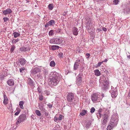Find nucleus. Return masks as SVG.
I'll list each match as a JSON object with an SVG mask.
<instances>
[{"label": "nucleus", "mask_w": 130, "mask_h": 130, "mask_svg": "<svg viewBox=\"0 0 130 130\" xmlns=\"http://www.w3.org/2000/svg\"><path fill=\"white\" fill-rule=\"evenodd\" d=\"M61 77V75L59 73L56 71L52 72L50 74V82L52 85L55 86L58 84Z\"/></svg>", "instance_id": "f257e3e1"}, {"label": "nucleus", "mask_w": 130, "mask_h": 130, "mask_svg": "<svg viewBox=\"0 0 130 130\" xmlns=\"http://www.w3.org/2000/svg\"><path fill=\"white\" fill-rule=\"evenodd\" d=\"M118 116L116 114H113L108 124L107 130H111L116 127L118 123Z\"/></svg>", "instance_id": "f03ea898"}, {"label": "nucleus", "mask_w": 130, "mask_h": 130, "mask_svg": "<svg viewBox=\"0 0 130 130\" xmlns=\"http://www.w3.org/2000/svg\"><path fill=\"white\" fill-rule=\"evenodd\" d=\"M26 119V116L24 114H22L20 115L18 118L16 124L18 125L20 124L21 122L24 121Z\"/></svg>", "instance_id": "7ed1b4c3"}, {"label": "nucleus", "mask_w": 130, "mask_h": 130, "mask_svg": "<svg viewBox=\"0 0 130 130\" xmlns=\"http://www.w3.org/2000/svg\"><path fill=\"white\" fill-rule=\"evenodd\" d=\"M62 42L63 40L61 39L58 38L52 39L50 40V43L57 44H60L62 43Z\"/></svg>", "instance_id": "20e7f679"}, {"label": "nucleus", "mask_w": 130, "mask_h": 130, "mask_svg": "<svg viewBox=\"0 0 130 130\" xmlns=\"http://www.w3.org/2000/svg\"><path fill=\"white\" fill-rule=\"evenodd\" d=\"M100 95L97 93H94L91 96V99L93 102L95 103L96 101L99 100Z\"/></svg>", "instance_id": "39448f33"}, {"label": "nucleus", "mask_w": 130, "mask_h": 130, "mask_svg": "<svg viewBox=\"0 0 130 130\" xmlns=\"http://www.w3.org/2000/svg\"><path fill=\"white\" fill-rule=\"evenodd\" d=\"M86 27L88 31L89 32H90L91 31H89L90 30V26H91L92 22L91 19L90 18H88L86 19Z\"/></svg>", "instance_id": "423d86ee"}, {"label": "nucleus", "mask_w": 130, "mask_h": 130, "mask_svg": "<svg viewBox=\"0 0 130 130\" xmlns=\"http://www.w3.org/2000/svg\"><path fill=\"white\" fill-rule=\"evenodd\" d=\"M74 98V95L72 93H69L67 96V101L69 102H72Z\"/></svg>", "instance_id": "0eeeda50"}, {"label": "nucleus", "mask_w": 130, "mask_h": 130, "mask_svg": "<svg viewBox=\"0 0 130 130\" xmlns=\"http://www.w3.org/2000/svg\"><path fill=\"white\" fill-rule=\"evenodd\" d=\"M41 71V69L38 67H36L33 68L31 70V73L32 74H34Z\"/></svg>", "instance_id": "6e6552de"}, {"label": "nucleus", "mask_w": 130, "mask_h": 130, "mask_svg": "<svg viewBox=\"0 0 130 130\" xmlns=\"http://www.w3.org/2000/svg\"><path fill=\"white\" fill-rule=\"evenodd\" d=\"M80 61V59H78L77 60H76L75 62L73 68L74 70H77L78 68Z\"/></svg>", "instance_id": "1a4fd4ad"}, {"label": "nucleus", "mask_w": 130, "mask_h": 130, "mask_svg": "<svg viewBox=\"0 0 130 130\" xmlns=\"http://www.w3.org/2000/svg\"><path fill=\"white\" fill-rule=\"evenodd\" d=\"M72 32L73 35L75 36H77L78 34V29L76 27H74L72 28Z\"/></svg>", "instance_id": "9d476101"}, {"label": "nucleus", "mask_w": 130, "mask_h": 130, "mask_svg": "<svg viewBox=\"0 0 130 130\" xmlns=\"http://www.w3.org/2000/svg\"><path fill=\"white\" fill-rule=\"evenodd\" d=\"M111 96L113 98H115L118 95V93L117 90L115 89L111 92Z\"/></svg>", "instance_id": "9b49d317"}, {"label": "nucleus", "mask_w": 130, "mask_h": 130, "mask_svg": "<svg viewBox=\"0 0 130 130\" xmlns=\"http://www.w3.org/2000/svg\"><path fill=\"white\" fill-rule=\"evenodd\" d=\"M7 83L10 86H13L14 85V81L12 79H10L7 81Z\"/></svg>", "instance_id": "f8f14e48"}, {"label": "nucleus", "mask_w": 130, "mask_h": 130, "mask_svg": "<svg viewBox=\"0 0 130 130\" xmlns=\"http://www.w3.org/2000/svg\"><path fill=\"white\" fill-rule=\"evenodd\" d=\"M4 101L3 103L5 105L7 104L8 103V99L6 96L5 92L4 93L3 95Z\"/></svg>", "instance_id": "ddd939ff"}, {"label": "nucleus", "mask_w": 130, "mask_h": 130, "mask_svg": "<svg viewBox=\"0 0 130 130\" xmlns=\"http://www.w3.org/2000/svg\"><path fill=\"white\" fill-rule=\"evenodd\" d=\"M12 11L9 8H8L6 10H4L3 12V13L5 15H6L8 14H10L12 12Z\"/></svg>", "instance_id": "4468645a"}, {"label": "nucleus", "mask_w": 130, "mask_h": 130, "mask_svg": "<svg viewBox=\"0 0 130 130\" xmlns=\"http://www.w3.org/2000/svg\"><path fill=\"white\" fill-rule=\"evenodd\" d=\"M26 61L24 58H20L19 60V62L22 65L25 64Z\"/></svg>", "instance_id": "2eb2a0df"}, {"label": "nucleus", "mask_w": 130, "mask_h": 130, "mask_svg": "<svg viewBox=\"0 0 130 130\" xmlns=\"http://www.w3.org/2000/svg\"><path fill=\"white\" fill-rule=\"evenodd\" d=\"M109 84L107 83L104 84L102 86V89L103 90H107L109 88Z\"/></svg>", "instance_id": "dca6fc26"}, {"label": "nucleus", "mask_w": 130, "mask_h": 130, "mask_svg": "<svg viewBox=\"0 0 130 130\" xmlns=\"http://www.w3.org/2000/svg\"><path fill=\"white\" fill-rule=\"evenodd\" d=\"M20 50L21 51L25 52L29 50L30 49L29 47H22L20 48Z\"/></svg>", "instance_id": "f3484780"}, {"label": "nucleus", "mask_w": 130, "mask_h": 130, "mask_svg": "<svg viewBox=\"0 0 130 130\" xmlns=\"http://www.w3.org/2000/svg\"><path fill=\"white\" fill-rule=\"evenodd\" d=\"M26 71V70L25 67H21L20 69V72L22 74H24Z\"/></svg>", "instance_id": "a211bd4d"}, {"label": "nucleus", "mask_w": 130, "mask_h": 130, "mask_svg": "<svg viewBox=\"0 0 130 130\" xmlns=\"http://www.w3.org/2000/svg\"><path fill=\"white\" fill-rule=\"evenodd\" d=\"M52 50L53 51L58 50L59 48V47L57 45H53L51 46Z\"/></svg>", "instance_id": "6ab92c4d"}, {"label": "nucleus", "mask_w": 130, "mask_h": 130, "mask_svg": "<svg viewBox=\"0 0 130 130\" xmlns=\"http://www.w3.org/2000/svg\"><path fill=\"white\" fill-rule=\"evenodd\" d=\"M28 84L31 86H33L34 85L33 81L30 78H29L28 79Z\"/></svg>", "instance_id": "aec40b11"}, {"label": "nucleus", "mask_w": 130, "mask_h": 130, "mask_svg": "<svg viewBox=\"0 0 130 130\" xmlns=\"http://www.w3.org/2000/svg\"><path fill=\"white\" fill-rule=\"evenodd\" d=\"M76 78H77V82L78 83H80L82 82V77L79 74L77 76Z\"/></svg>", "instance_id": "412c9836"}, {"label": "nucleus", "mask_w": 130, "mask_h": 130, "mask_svg": "<svg viewBox=\"0 0 130 130\" xmlns=\"http://www.w3.org/2000/svg\"><path fill=\"white\" fill-rule=\"evenodd\" d=\"M94 74L97 76H100L101 75V73L99 70L96 69L94 71Z\"/></svg>", "instance_id": "4be33fe9"}, {"label": "nucleus", "mask_w": 130, "mask_h": 130, "mask_svg": "<svg viewBox=\"0 0 130 130\" xmlns=\"http://www.w3.org/2000/svg\"><path fill=\"white\" fill-rule=\"evenodd\" d=\"M24 104V102L23 101H21L19 103V105L21 108L23 109L24 108L23 105Z\"/></svg>", "instance_id": "5701e85b"}, {"label": "nucleus", "mask_w": 130, "mask_h": 130, "mask_svg": "<svg viewBox=\"0 0 130 130\" xmlns=\"http://www.w3.org/2000/svg\"><path fill=\"white\" fill-rule=\"evenodd\" d=\"M48 23L50 26L53 25L55 24V21L53 20H51L48 22Z\"/></svg>", "instance_id": "b1692460"}, {"label": "nucleus", "mask_w": 130, "mask_h": 130, "mask_svg": "<svg viewBox=\"0 0 130 130\" xmlns=\"http://www.w3.org/2000/svg\"><path fill=\"white\" fill-rule=\"evenodd\" d=\"M87 110H83L80 113V115L82 116H84L87 113Z\"/></svg>", "instance_id": "393cba45"}, {"label": "nucleus", "mask_w": 130, "mask_h": 130, "mask_svg": "<svg viewBox=\"0 0 130 130\" xmlns=\"http://www.w3.org/2000/svg\"><path fill=\"white\" fill-rule=\"evenodd\" d=\"M13 34L14 36V37L15 38H16L18 37L19 36H20V34L18 32H14Z\"/></svg>", "instance_id": "a878e982"}, {"label": "nucleus", "mask_w": 130, "mask_h": 130, "mask_svg": "<svg viewBox=\"0 0 130 130\" xmlns=\"http://www.w3.org/2000/svg\"><path fill=\"white\" fill-rule=\"evenodd\" d=\"M16 110L17 112L15 113L14 115L15 116H18L21 111V110L19 108H16Z\"/></svg>", "instance_id": "bb28decb"}, {"label": "nucleus", "mask_w": 130, "mask_h": 130, "mask_svg": "<svg viewBox=\"0 0 130 130\" xmlns=\"http://www.w3.org/2000/svg\"><path fill=\"white\" fill-rule=\"evenodd\" d=\"M108 115L107 113H105L104 114L103 116V119H105L108 120Z\"/></svg>", "instance_id": "cd10ccee"}, {"label": "nucleus", "mask_w": 130, "mask_h": 130, "mask_svg": "<svg viewBox=\"0 0 130 130\" xmlns=\"http://www.w3.org/2000/svg\"><path fill=\"white\" fill-rule=\"evenodd\" d=\"M103 109H99L98 111V113L97 114V116L98 117L99 115H100L101 114H101L102 112L103 111Z\"/></svg>", "instance_id": "c85d7f7f"}, {"label": "nucleus", "mask_w": 130, "mask_h": 130, "mask_svg": "<svg viewBox=\"0 0 130 130\" xmlns=\"http://www.w3.org/2000/svg\"><path fill=\"white\" fill-rule=\"evenodd\" d=\"M50 65L51 67H54L55 65V63L54 61H52L50 62Z\"/></svg>", "instance_id": "c756f323"}, {"label": "nucleus", "mask_w": 130, "mask_h": 130, "mask_svg": "<svg viewBox=\"0 0 130 130\" xmlns=\"http://www.w3.org/2000/svg\"><path fill=\"white\" fill-rule=\"evenodd\" d=\"M48 8L50 10H52L54 8V6L53 4H49L48 5Z\"/></svg>", "instance_id": "7c9ffc66"}, {"label": "nucleus", "mask_w": 130, "mask_h": 130, "mask_svg": "<svg viewBox=\"0 0 130 130\" xmlns=\"http://www.w3.org/2000/svg\"><path fill=\"white\" fill-rule=\"evenodd\" d=\"M19 39H14L12 40V43L13 44H15L19 41Z\"/></svg>", "instance_id": "2f4dec72"}, {"label": "nucleus", "mask_w": 130, "mask_h": 130, "mask_svg": "<svg viewBox=\"0 0 130 130\" xmlns=\"http://www.w3.org/2000/svg\"><path fill=\"white\" fill-rule=\"evenodd\" d=\"M105 83H107L108 84H109V79L107 77H105V80H104Z\"/></svg>", "instance_id": "473e14b6"}, {"label": "nucleus", "mask_w": 130, "mask_h": 130, "mask_svg": "<svg viewBox=\"0 0 130 130\" xmlns=\"http://www.w3.org/2000/svg\"><path fill=\"white\" fill-rule=\"evenodd\" d=\"M49 35L50 36H52L53 35H54L53 30H51L49 32Z\"/></svg>", "instance_id": "72a5a7b5"}, {"label": "nucleus", "mask_w": 130, "mask_h": 130, "mask_svg": "<svg viewBox=\"0 0 130 130\" xmlns=\"http://www.w3.org/2000/svg\"><path fill=\"white\" fill-rule=\"evenodd\" d=\"M5 76L3 74H2L0 76V79L1 81L3 80Z\"/></svg>", "instance_id": "f704fd0d"}, {"label": "nucleus", "mask_w": 130, "mask_h": 130, "mask_svg": "<svg viewBox=\"0 0 130 130\" xmlns=\"http://www.w3.org/2000/svg\"><path fill=\"white\" fill-rule=\"evenodd\" d=\"M119 2V0H113V3L114 4L117 5L118 4Z\"/></svg>", "instance_id": "c9c22d12"}, {"label": "nucleus", "mask_w": 130, "mask_h": 130, "mask_svg": "<svg viewBox=\"0 0 130 130\" xmlns=\"http://www.w3.org/2000/svg\"><path fill=\"white\" fill-rule=\"evenodd\" d=\"M35 113L38 116H40L41 115L40 111L39 110H36L35 111Z\"/></svg>", "instance_id": "e433bc0d"}, {"label": "nucleus", "mask_w": 130, "mask_h": 130, "mask_svg": "<svg viewBox=\"0 0 130 130\" xmlns=\"http://www.w3.org/2000/svg\"><path fill=\"white\" fill-rule=\"evenodd\" d=\"M103 63V62H99L96 65V68H97L100 67L101 64Z\"/></svg>", "instance_id": "4c0bfd02"}, {"label": "nucleus", "mask_w": 130, "mask_h": 130, "mask_svg": "<svg viewBox=\"0 0 130 130\" xmlns=\"http://www.w3.org/2000/svg\"><path fill=\"white\" fill-rule=\"evenodd\" d=\"M15 46L14 45L12 46L11 48H10V51L11 52H12L15 49Z\"/></svg>", "instance_id": "58836bf2"}, {"label": "nucleus", "mask_w": 130, "mask_h": 130, "mask_svg": "<svg viewBox=\"0 0 130 130\" xmlns=\"http://www.w3.org/2000/svg\"><path fill=\"white\" fill-rule=\"evenodd\" d=\"M103 121L102 122V124H105L106 123L108 120L105 119H103Z\"/></svg>", "instance_id": "ea45409f"}, {"label": "nucleus", "mask_w": 130, "mask_h": 130, "mask_svg": "<svg viewBox=\"0 0 130 130\" xmlns=\"http://www.w3.org/2000/svg\"><path fill=\"white\" fill-rule=\"evenodd\" d=\"M95 110V108L94 107H92L90 109V112L91 113H93Z\"/></svg>", "instance_id": "a19ab883"}, {"label": "nucleus", "mask_w": 130, "mask_h": 130, "mask_svg": "<svg viewBox=\"0 0 130 130\" xmlns=\"http://www.w3.org/2000/svg\"><path fill=\"white\" fill-rule=\"evenodd\" d=\"M126 55L127 56V58L129 59H130V53L129 52H127L126 53Z\"/></svg>", "instance_id": "79ce46f5"}, {"label": "nucleus", "mask_w": 130, "mask_h": 130, "mask_svg": "<svg viewBox=\"0 0 130 130\" xmlns=\"http://www.w3.org/2000/svg\"><path fill=\"white\" fill-rule=\"evenodd\" d=\"M39 99L40 100L42 101L43 99V96L42 95H39Z\"/></svg>", "instance_id": "37998d69"}, {"label": "nucleus", "mask_w": 130, "mask_h": 130, "mask_svg": "<svg viewBox=\"0 0 130 130\" xmlns=\"http://www.w3.org/2000/svg\"><path fill=\"white\" fill-rule=\"evenodd\" d=\"M58 56L59 57L62 58L63 56V54L61 52H60L59 53Z\"/></svg>", "instance_id": "c03bdc74"}, {"label": "nucleus", "mask_w": 130, "mask_h": 130, "mask_svg": "<svg viewBox=\"0 0 130 130\" xmlns=\"http://www.w3.org/2000/svg\"><path fill=\"white\" fill-rule=\"evenodd\" d=\"M44 92V93L47 95H48L50 94L49 91L47 90L45 91Z\"/></svg>", "instance_id": "a18cd8bd"}, {"label": "nucleus", "mask_w": 130, "mask_h": 130, "mask_svg": "<svg viewBox=\"0 0 130 130\" xmlns=\"http://www.w3.org/2000/svg\"><path fill=\"white\" fill-rule=\"evenodd\" d=\"M63 117V116L62 115H60L59 116V118H58V120H61L62 119Z\"/></svg>", "instance_id": "49530a36"}, {"label": "nucleus", "mask_w": 130, "mask_h": 130, "mask_svg": "<svg viewBox=\"0 0 130 130\" xmlns=\"http://www.w3.org/2000/svg\"><path fill=\"white\" fill-rule=\"evenodd\" d=\"M3 19L4 22H6V21L8 20L9 19L7 17L4 18Z\"/></svg>", "instance_id": "de8ad7c7"}, {"label": "nucleus", "mask_w": 130, "mask_h": 130, "mask_svg": "<svg viewBox=\"0 0 130 130\" xmlns=\"http://www.w3.org/2000/svg\"><path fill=\"white\" fill-rule=\"evenodd\" d=\"M86 55L87 56L86 58L88 59L89 58L90 55V54L87 53L86 54Z\"/></svg>", "instance_id": "09e8293b"}, {"label": "nucleus", "mask_w": 130, "mask_h": 130, "mask_svg": "<svg viewBox=\"0 0 130 130\" xmlns=\"http://www.w3.org/2000/svg\"><path fill=\"white\" fill-rule=\"evenodd\" d=\"M44 114L46 116L48 115V113L47 111L45 110L44 111Z\"/></svg>", "instance_id": "8fccbe9b"}, {"label": "nucleus", "mask_w": 130, "mask_h": 130, "mask_svg": "<svg viewBox=\"0 0 130 130\" xmlns=\"http://www.w3.org/2000/svg\"><path fill=\"white\" fill-rule=\"evenodd\" d=\"M47 106L49 107V108L51 109L53 106V105L50 104H49L47 105Z\"/></svg>", "instance_id": "3c124183"}, {"label": "nucleus", "mask_w": 130, "mask_h": 130, "mask_svg": "<svg viewBox=\"0 0 130 130\" xmlns=\"http://www.w3.org/2000/svg\"><path fill=\"white\" fill-rule=\"evenodd\" d=\"M58 120V118L55 117H54V121L55 122H56L57 121V120Z\"/></svg>", "instance_id": "603ef678"}, {"label": "nucleus", "mask_w": 130, "mask_h": 130, "mask_svg": "<svg viewBox=\"0 0 130 130\" xmlns=\"http://www.w3.org/2000/svg\"><path fill=\"white\" fill-rule=\"evenodd\" d=\"M41 75L40 73L38 74H37V77L38 78L40 77H41Z\"/></svg>", "instance_id": "864d4df0"}, {"label": "nucleus", "mask_w": 130, "mask_h": 130, "mask_svg": "<svg viewBox=\"0 0 130 130\" xmlns=\"http://www.w3.org/2000/svg\"><path fill=\"white\" fill-rule=\"evenodd\" d=\"M44 72H45V74H47L48 72V70L47 69H45Z\"/></svg>", "instance_id": "5fc2aeb1"}, {"label": "nucleus", "mask_w": 130, "mask_h": 130, "mask_svg": "<svg viewBox=\"0 0 130 130\" xmlns=\"http://www.w3.org/2000/svg\"><path fill=\"white\" fill-rule=\"evenodd\" d=\"M50 26V25L48 23V22L46 23V24L45 25V27H47L48 26Z\"/></svg>", "instance_id": "6e6d98bb"}, {"label": "nucleus", "mask_w": 130, "mask_h": 130, "mask_svg": "<svg viewBox=\"0 0 130 130\" xmlns=\"http://www.w3.org/2000/svg\"><path fill=\"white\" fill-rule=\"evenodd\" d=\"M102 29L104 31H106L107 30L106 28L104 27H103Z\"/></svg>", "instance_id": "4d7b16f0"}, {"label": "nucleus", "mask_w": 130, "mask_h": 130, "mask_svg": "<svg viewBox=\"0 0 130 130\" xmlns=\"http://www.w3.org/2000/svg\"><path fill=\"white\" fill-rule=\"evenodd\" d=\"M80 66L81 67H80V70H82L83 69H84V67L83 66L81 65Z\"/></svg>", "instance_id": "13d9d810"}, {"label": "nucleus", "mask_w": 130, "mask_h": 130, "mask_svg": "<svg viewBox=\"0 0 130 130\" xmlns=\"http://www.w3.org/2000/svg\"><path fill=\"white\" fill-rule=\"evenodd\" d=\"M61 31V30L60 29H58L56 31V32L58 33L60 32Z\"/></svg>", "instance_id": "bf43d9fd"}, {"label": "nucleus", "mask_w": 130, "mask_h": 130, "mask_svg": "<svg viewBox=\"0 0 130 130\" xmlns=\"http://www.w3.org/2000/svg\"><path fill=\"white\" fill-rule=\"evenodd\" d=\"M38 91L39 93H41V91L40 90V89L39 88H37Z\"/></svg>", "instance_id": "052dcab7"}, {"label": "nucleus", "mask_w": 130, "mask_h": 130, "mask_svg": "<svg viewBox=\"0 0 130 130\" xmlns=\"http://www.w3.org/2000/svg\"><path fill=\"white\" fill-rule=\"evenodd\" d=\"M97 30H98V32L102 31L101 29L100 28H98Z\"/></svg>", "instance_id": "680f3d73"}, {"label": "nucleus", "mask_w": 130, "mask_h": 130, "mask_svg": "<svg viewBox=\"0 0 130 130\" xmlns=\"http://www.w3.org/2000/svg\"><path fill=\"white\" fill-rule=\"evenodd\" d=\"M103 115L102 114H101L100 115H99L98 117L97 116L98 118L99 119H100V118L101 117V116H102Z\"/></svg>", "instance_id": "e2e57ef3"}, {"label": "nucleus", "mask_w": 130, "mask_h": 130, "mask_svg": "<svg viewBox=\"0 0 130 130\" xmlns=\"http://www.w3.org/2000/svg\"><path fill=\"white\" fill-rule=\"evenodd\" d=\"M107 61V59H105L104 60L102 61V62H103H103H106Z\"/></svg>", "instance_id": "0e129e2a"}, {"label": "nucleus", "mask_w": 130, "mask_h": 130, "mask_svg": "<svg viewBox=\"0 0 130 130\" xmlns=\"http://www.w3.org/2000/svg\"><path fill=\"white\" fill-rule=\"evenodd\" d=\"M128 96H130V89L129 90V92L128 94Z\"/></svg>", "instance_id": "69168bd1"}, {"label": "nucleus", "mask_w": 130, "mask_h": 130, "mask_svg": "<svg viewBox=\"0 0 130 130\" xmlns=\"http://www.w3.org/2000/svg\"><path fill=\"white\" fill-rule=\"evenodd\" d=\"M26 1V3H28L30 1L29 0H25Z\"/></svg>", "instance_id": "338daca9"}, {"label": "nucleus", "mask_w": 130, "mask_h": 130, "mask_svg": "<svg viewBox=\"0 0 130 130\" xmlns=\"http://www.w3.org/2000/svg\"><path fill=\"white\" fill-rule=\"evenodd\" d=\"M73 103H74V104H75V102H73Z\"/></svg>", "instance_id": "774afa93"}]
</instances>
